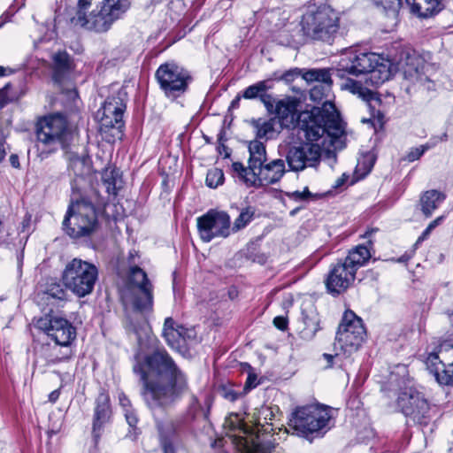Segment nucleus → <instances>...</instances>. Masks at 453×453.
<instances>
[{
    "label": "nucleus",
    "mask_w": 453,
    "mask_h": 453,
    "mask_svg": "<svg viewBox=\"0 0 453 453\" xmlns=\"http://www.w3.org/2000/svg\"><path fill=\"white\" fill-rule=\"evenodd\" d=\"M142 383V395L150 409L173 404L188 390L185 374L165 350H156L141 360L136 355L133 367Z\"/></svg>",
    "instance_id": "nucleus-1"
},
{
    "label": "nucleus",
    "mask_w": 453,
    "mask_h": 453,
    "mask_svg": "<svg viewBox=\"0 0 453 453\" xmlns=\"http://www.w3.org/2000/svg\"><path fill=\"white\" fill-rule=\"evenodd\" d=\"M128 281V288L122 295L123 303L140 313L141 318L135 319L136 322L134 318H130L127 327L135 334L139 346L143 348L147 342L150 343L153 341L150 326L144 314L153 310L154 288L147 273L137 265L130 266Z\"/></svg>",
    "instance_id": "nucleus-2"
},
{
    "label": "nucleus",
    "mask_w": 453,
    "mask_h": 453,
    "mask_svg": "<svg viewBox=\"0 0 453 453\" xmlns=\"http://www.w3.org/2000/svg\"><path fill=\"white\" fill-rule=\"evenodd\" d=\"M131 7V0H79L74 25L96 33L109 31Z\"/></svg>",
    "instance_id": "nucleus-3"
},
{
    "label": "nucleus",
    "mask_w": 453,
    "mask_h": 453,
    "mask_svg": "<svg viewBox=\"0 0 453 453\" xmlns=\"http://www.w3.org/2000/svg\"><path fill=\"white\" fill-rule=\"evenodd\" d=\"M342 115H303L299 135L304 142L319 147V151L331 152L344 146L345 123Z\"/></svg>",
    "instance_id": "nucleus-4"
},
{
    "label": "nucleus",
    "mask_w": 453,
    "mask_h": 453,
    "mask_svg": "<svg viewBox=\"0 0 453 453\" xmlns=\"http://www.w3.org/2000/svg\"><path fill=\"white\" fill-rule=\"evenodd\" d=\"M395 369L390 374L388 393L398 390L396 404L404 416L415 423L427 425L430 420L427 400L422 393L409 385L407 367L404 365H398ZM388 397H390V394H388Z\"/></svg>",
    "instance_id": "nucleus-5"
},
{
    "label": "nucleus",
    "mask_w": 453,
    "mask_h": 453,
    "mask_svg": "<svg viewBox=\"0 0 453 453\" xmlns=\"http://www.w3.org/2000/svg\"><path fill=\"white\" fill-rule=\"evenodd\" d=\"M51 78L61 89L59 101L53 103V113H75L81 111V101L74 85L75 64L73 58L65 51H58L51 57Z\"/></svg>",
    "instance_id": "nucleus-6"
},
{
    "label": "nucleus",
    "mask_w": 453,
    "mask_h": 453,
    "mask_svg": "<svg viewBox=\"0 0 453 453\" xmlns=\"http://www.w3.org/2000/svg\"><path fill=\"white\" fill-rule=\"evenodd\" d=\"M39 142L47 146L59 145L67 150L77 139V125L68 119V115H42L38 118L35 127Z\"/></svg>",
    "instance_id": "nucleus-7"
},
{
    "label": "nucleus",
    "mask_w": 453,
    "mask_h": 453,
    "mask_svg": "<svg viewBox=\"0 0 453 453\" xmlns=\"http://www.w3.org/2000/svg\"><path fill=\"white\" fill-rule=\"evenodd\" d=\"M340 14L329 5L309 9L301 20L303 35L331 43L340 29Z\"/></svg>",
    "instance_id": "nucleus-8"
},
{
    "label": "nucleus",
    "mask_w": 453,
    "mask_h": 453,
    "mask_svg": "<svg viewBox=\"0 0 453 453\" xmlns=\"http://www.w3.org/2000/svg\"><path fill=\"white\" fill-rule=\"evenodd\" d=\"M97 278L96 266L80 258H73L68 262L61 276L65 288L78 297H84L92 293Z\"/></svg>",
    "instance_id": "nucleus-9"
},
{
    "label": "nucleus",
    "mask_w": 453,
    "mask_h": 453,
    "mask_svg": "<svg viewBox=\"0 0 453 453\" xmlns=\"http://www.w3.org/2000/svg\"><path fill=\"white\" fill-rule=\"evenodd\" d=\"M63 226L72 238L90 235L98 226L95 206L85 199L73 203L67 210Z\"/></svg>",
    "instance_id": "nucleus-10"
},
{
    "label": "nucleus",
    "mask_w": 453,
    "mask_h": 453,
    "mask_svg": "<svg viewBox=\"0 0 453 453\" xmlns=\"http://www.w3.org/2000/svg\"><path fill=\"white\" fill-rule=\"evenodd\" d=\"M330 419V410L327 408L308 405L297 408L293 412L288 425L297 435L307 437L326 428Z\"/></svg>",
    "instance_id": "nucleus-11"
},
{
    "label": "nucleus",
    "mask_w": 453,
    "mask_h": 453,
    "mask_svg": "<svg viewBox=\"0 0 453 453\" xmlns=\"http://www.w3.org/2000/svg\"><path fill=\"white\" fill-rule=\"evenodd\" d=\"M397 65L403 79L411 85L428 91L434 89V82L427 74L429 65L415 50H402Z\"/></svg>",
    "instance_id": "nucleus-12"
},
{
    "label": "nucleus",
    "mask_w": 453,
    "mask_h": 453,
    "mask_svg": "<svg viewBox=\"0 0 453 453\" xmlns=\"http://www.w3.org/2000/svg\"><path fill=\"white\" fill-rule=\"evenodd\" d=\"M365 335L362 319L352 311H346L339 326L334 349L345 355H350L361 346Z\"/></svg>",
    "instance_id": "nucleus-13"
},
{
    "label": "nucleus",
    "mask_w": 453,
    "mask_h": 453,
    "mask_svg": "<svg viewBox=\"0 0 453 453\" xmlns=\"http://www.w3.org/2000/svg\"><path fill=\"white\" fill-rule=\"evenodd\" d=\"M426 365L441 385H453V342L444 341L427 353Z\"/></svg>",
    "instance_id": "nucleus-14"
},
{
    "label": "nucleus",
    "mask_w": 453,
    "mask_h": 453,
    "mask_svg": "<svg viewBox=\"0 0 453 453\" xmlns=\"http://www.w3.org/2000/svg\"><path fill=\"white\" fill-rule=\"evenodd\" d=\"M201 240L210 242L216 238H226L232 234L230 216L223 211L209 210L196 219Z\"/></svg>",
    "instance_id": "nucleus-15"
},
{
    "label": "nucleus",
    "mask_w": 453,
    "mask_h": 453,
    "mask_svg": "<svg viewBox=\"0 0 453 453\" xmlns=\"http://www.w3.org/2000/svg\"><path fill=\"white\" fill-rule=\"evenodd\" d=\"M302 77L309 83H319L310 91L311 100L320 101L324 97L326 98L322 103L321 107L318 108L317 113H340L334 103L328 98L332 85L331 73L328 69H309L302 74Z\"/></svg>",
    "instance_id": "nucleus-16"
},
{
    "label": "nucleus",
    "mask_w": 453,
    "mask_h": 453,
    "mask_svg": "<svg viewBox=\"0 0 453 453\" xmlns=\"http://www.w3.org/2000/svg\"><path fill=\"white\" fill-rule=\"evenodd\" d=\"M156 78L167 96H178L188 88L190 76L185 69L174 63L161 65L156 72Z\"/></svg>",
    "instance_id": "nucleus-17"
},
{
    "label": "nucleus",
    "mask_w": 453,
    "mask_h": 453,
    "mask_svg": "<svg viewBox=\"0 0 453 453\" xmlns=\"http://www.w3.org/2000/svg\"><path fill=\"white\" fill-rule=\"evenodd\" d=\"M379 60L380 56L375 53L349 51L345 53L339 61L335 75L342 79V81L347 79V75H369L373 65Z\"/></svg>",
    "instance_id": "nucleus-18"
},
{
    "label": "nucleus",
    "mask_w": 453,
    "mask_h": 453,
    "mask_svg": "<svg viewBox=\"0 0 453 453\" xmlns=\"http://www.w3.org/2000/svg\"><path fill=\"white\" fill-rule=\"evenodd\" d=\"M35 326L61 346L72 345L76 338V328L62 317L46 315L37 319Z\"/></svg>",
    "instance_id": "nucleus-19"
},
{
    "label": "nucleus",
    "mask_w": 453,
    "mask_h": 453,
    "mask_svg": "<svg viewBox=\"0 0 453 453\" xmlns=\"http://www.w3.org/2000/svg\"><path fill=\"white\" fill-rule=\"evenodd\" d=\"M288 171L284 159L273 158L266 161L252 174L248 173L242 183L247 188H255L274 185L281 180Z\"/></svg>",
    "instance_id": "nucleus-20"
},
{
    "label": "nucleus",
    "mask_w": 453,
    "mask_h": 453,
    "mask_svg": "<svg viewBox=\"0 0 453 453\" xmlns=\"http://www.w3.org/2000/svg\"><path fill=\"white\" fill-rule=\"evenodd\" d=\"M342 90H348L354 95H357L367 105L371 113H384L388 111V106L395 102L391 95L380 96L362 86V84L353 79H346L341 83Z\"/></svg>",
    "instance_id": "nucleus-21"
},
{
    "label": "nucleus",
    "mask_w": 453,
    "mask_h": 453,
    "mask_svg": "<svg viewBox=\"0 0 453 453\" xmlns=\"http://www.w3.org/2000/svg\"><path fill=\"white\" fill-rule=\"evenodd\" d=\"M248 149V166H245L241 162L232 164L233 176L240 182L245 180V178L248 177V173L252 174L261 167L262 165L268 161L265 145L261 141L257 139L250 141Z\"/></svg>",
    "instance_id": "nucleus-22"
},
{
    "label": "nucleus",
    "mask_w": 453,
    "mask_h": 453,
    "mask_svg": "<svg viewBox=\"0 0 453 453\" xmlns=\"http://www.w3.org/2000/svg\"><path fill=\"white\" fill-rule=\"evenodd\" d=\"M321 151L319 147L303 142L298 146L290 147L286 159L290 171L300 172L307 167L316 166L319 162Z\"/></svg>",
    "instance_id": "nucleus-23"
},
{
    "label": "nucleus",
    "mask_w": 453,
    "mask_h": 453,
    "mask_svg": "<svg viewBox=\"0 0 453 453\" xmlns=\"http://www.w3.org/2000/svg\"><path fill=\"white\" fill-rule=\"evenodd\" d=\"M355 279L354 269L341 259L331 265L325 282L328 292L339 295L348 289Z\"/></svg>",
    "instance_id": "nucleus-24"
},
{
    "label": "nucleus",
    "mask_w": 453,
    "mask_h": 453,
    "mask_svg": "<svg viewBox=\"0 0 453 453\" xmlns=\"http://www.w3.org/2000/svg\"><path fill=\"white\" fill-rule=\"evenodd\" d=\"M162 335L169 347L184 354L187 351L188 340L195 336V332L193 329H188L180 326H175L174 320L172 318H166Z\"/></svg>",
    "instance_id": "nucleus-25"
},
{
    "label": "nucleus",
    "mask_w": 453,
    "mask_h": 453,
    "mask_svg": "<svg viewBox=\"0 0 453 453\" xmlns=\"http://www.w3.org/2000/svg\"><path fill=\"white\" fill-rule=\"evenodd\" d=\"M377 232V229H371L366 231L362 237L366 239V244H358L352 248L347 257L342 259L349 266L354 269L357 273L360 267L365 266L372 257V250L373 248L372 235Z\"/></svg>",
    "instance_id": "nucleus-26"
},
{
    "label": "nucleus",
    "mask_w": 453,
    "mask_h": 453,
    "mask_svg": "<svg viewBox=\"0 0 453 453\" xmlns=\"http://www.w3.org/2000/svg\"><path fill=\"white\" fill-rule=\"evenodd\" d=\"M111 416V410L109 395L104 392H101L96 399L93 418L92 434L96 442L99 440L104 425L110 421Z\"/></svg>",
    "instance_id": "nucleus-27"
},
{
    "label": "nucleus",
    "mask_w": 453,
    "mask_h": 453,
    "mask_svg": "<svg viewBox=\"0 0 453 453\" xmlns=\"http://www.w3.org/2000/svg\"><path fill=\"white\" fill-rule=\"evenodd\" d=\"M123 115H102L98 121V129L104 140L114 142L124 135L125 123Z\"/></svg>",
    "instance_id": "nucleus-28"
},
{
    "label": "nucleus",
    "mask_w": 453,
    "mask_h": 453,
    "mask_svg": "<svg viewBox=\"0 0 453 453\" xmlns=\"http://www.w3.org/2000/svg\"><path fill=\"white\" fill-rule=\"evenodd\" d=\"M256 137L265 141L275 138L279 134V123L276 122L274 115L259 117L251 120Z\"/></svg>",
    "instance_id": "nucleus-29"
},
{
    "label": "nucleus",
    "mask_w": 453,
    "mask_h": 453,
    "mask_svg": "<svg viewBox=\"0 0 453 453\" xmlns=\"http://www.w3.org/2000/svg\"><path fill=\"white\" fill-rule=\"evenodd\" d=\"M55 280H50L42 295V300L47 305L58 306L60 303H64L67 299V292L65 287Z\"/></svg>",
    "instance_id": "nucleus-30"
},
{
    "label": "nucleus",
    "mask_w": 453,
    "mask_h": 453,
    "mask_svg": "<svg viewBox=\"0 0 453 453\" xmlns=\"http://www.w3.org/2000/svg\"><path fill=\"white\" fill-rule=\"evenodd\" d=\"M446 196L436 189L426 191L420 198L421 211L428 218L443 203Z\"/></svg>",
    "instance_id": "nucleus-31"
},
{
    "label": "nucleus",
    "mask_w": 453,
    "mask_h": 453,
    "mask_svg": "<svg viewBox=\"0 0 453 453\" xmlns=\"http://www.w3.org/2000/svg\"><path fill=\"white\" fill-rule=\"evenodd\" d=\"M102 183L109 195L116 196L122 188V177L119 169L106 167L102 173Z\"/></svg>",
    "instance_id": "nucleus-32"
},
{
    "label": "nucleus",
    "mask_w": 453,
    "mask_h": 453,
    "mask_svg": "<svg viewBox=\"0 0 453 453\" xmlns=\"http://www.w3.org/2000/svg\"><path fill=\"white\" fill-rule=\"evenodd\" d=\"M390 66V62L380 56V60L377 64L373 65L367 80H369L373 86H379L384 83L391 77Z\"/></svg>",
    "instance_id": "nucleus-33"
},
{
    "label": "nucleus",
    "mask_w": 453,
    "mask_h": 453,
    "mask_svg": "<svg viewBox=\"0 0 453 453\" xmlns=\"http://www.w3.org/2000/svg\"><path fill=\"white\" fill-rule=\"evenodd\" d=\"M127 93L119 90L117 94L107 97L98 110V113H124L127 109Z\"/></svg>",
    "instance_id": "nucleus-34"
},
{
    "label": "nucleus",
    "mask_w": 453,
    "mask_h": 453,
    "mask_svg": "<svg viewBox=\"0 0 453 453\" xmlns=\"http://www.w3.org/2000/svg\"><path fill=\"white\" fill-rule=\"evenodd\" d=\"M411 12L419 17H429L440 10V0H405Z\"/></svg>",
    "instance_id": "nucleus-35"
},
{
    "label": "nucleus",
    "mask_w": 453,
    "mask_h": 453,
    "mask_svg": "<svg viewBox=\"0 0 453 453\" xmlns=\"http://www.w3.org/2000/svg\"><path fill=\"white\" fill-rule=\"evenodd\" d=\"M35 365L47 367L60 363V358L56 356V348L53 345H42L35 354Z\"/></svg>",
    "instance_id": "nucleus-36"
},
{
    "label": "nucleus",
    "mask_w": 453,
    "mask_h": 453,
    "mask_svg": "<svg viewBox=\"0 0 453 453\" xmlns=\"http://www.w3.org/2000/svg\"><path fill=\"white\" fill-rule=\"evenodd\" d=\"M302 101L299 97L287 96L276 103L275 113H314L313 111H298Z\"/></svg>",
    "instance_id": "nucleus-37"
},
{
    "label": "nucleus",
    "mask_w": 453,
    "mask_h": 453,
    "mask_svg": "<svg viewBox=\"0 0 453 453\" xmlns=\"http://www.w3.org/2000/svg\"><path fill=\"white\" fill-rule=\"evenodd\" d=\"M272 88L273 84L269 80L260 81L246 88L242 92V96L245 99H260L264 92Z\"/></svg>",
    "instance_id": "nucleus-38"
},
{
    "label": "nucleus",
    "mask_w": 453,
    "mask_h": 453,
    "mask_svg": "<svg viewBox=\"0 0 453 453\" xmlns=\"http://www.w3.org/2000/svg\"><path fill=\"white\" fill-rule=\"evenodd\" d=\"M237 446L241 453H270L271 448L265 443L250 442L248 439L240 437L237 439Z\"/></svg>",
    "instance_id": "nucleus-39"
},
{
    "label": "nucleus",
    "mask_w": 453,
    "mask_h": 453,
    "mask_svg": "<svg viewBox=\"0 0 453 453\" xmlns=\"http://www.w3.org/2000/svg\"><path fill=\"white\" fill-rule=\"evenodd\" d=\"M276 119V122L279 123V133L286 128V129H298L300 131V123L301 119H303V115H274Z\"/></svg>",
    "instance_id": "nucleus-40"
},
{
    "label": "nucleus",
    "mask_w": 453,
    "mask_h": 453,
    "mask_svg": "<svg viewBox=\"0 0 453 453\" xmlns=\"http://www.w3.org/2000/svg\"><path fill=\"white\" fill-rule=\"evenodd\" d=\"M447 139V134H443L441 137L431 140L426 144L421 145L417 148H412L406 155V159L409 162H414L418 160L427 150L434 147L438 142H441Z\"/></svg>",
    "instance_id": "nucleus-41"
},
{
    "label": "nucleus",
    "mask_w": 453,
    "mask_h": 453,
    "mask_svg": "<svg viewBox=\"0 0 453 453\" xmlns=\"http://www.w3.org/2000/svg\"><path fill=\"white\" fill-rule=\"evenodd\" d=\"M304 328L302 330V337L306 340L312 339L319 330V322L316 315L303 316Z\"/></svg>",
    "instance_id": "nucleus-42"
},
{
    "label": "nucleus",
    "mask_w": 453,
    "mask_h": 453,
    "mask_svg": "<svg viewBox=\"0 0 453 453\" xmlns=\"http://www.w3.org/2000/svg\"><path fill=\"white\" fill-rule=\"evenodd\" d=\"M254 214L255 210L253 208L247 207L243 209L237 219H235L234 226H231L232 233H235L244 228L252 220Z\"/></svg>",
    "instance_id": "nucleus-43"
},
{
    "label": "nucleus",
    "mask_w": 453,
    "mask_h": 453,
    "mask_svg": "<svg viewBox=\"0 0 453 453\" xmlns=\"http://www.w3.org/2000/svg\"><path fill=\"white\" fill-rule=\"evenodd\" d=\"M88 158L87 157H80L73 155L70 157L69 167L75 175H83L88 170Z\"/></svg>",
    "instance_id": "nucleus-44"
},
{
    "label": "nucleus",
    "mask_w": 453,
    "mask_h": 453,
    "mask_svg": "<svg viewBox=\"0 0 453 453\" xmlns=\"http://www.w3.org/2000/svg\"><path fill=\"white\" fill-rule=\"evenodd\" d=\"M224 173L219 168L210 169L206 175V185L209 188H216L224 182Z\"/></svg>",
    "instance_id": "nucleus-45"
},
{
    "label": "nucleus",
    "mask_w": 453,
    "mask_h": 453,
    "mask_svg": "<svg viewBox=\"0 0 453 453\" xmlns=\"http://www.w3.org/2000/svg\"><path fill=\"white\" fill-rule=\"evenodd\" d=\"M285 196L290 200L297 203L309 202L315 197V195L309 190L308 187H305L302 191L296 190L292 192H286Z\"/></svg>",
    "instance_id": "nucleus-46"
},
{
    "label": "nucleus",
    "mask_w": 453,
    "mask_h": 453,
    "mask_svg": "<svg viewBox=\"0 0 453 453\" xmlns=\"http://www.w3.org/2000/svg\"><path fill=\"white\" fill-rule=\"evenodd\" d=\"M53 347L56 348V356L60 358V362L69 360L73 355L72 345L61 346L55 343Z\"/></svg>",
    "instance_id": "nucleus-47"
},
{
    "label": "nucleus",
    "mask_w": 453,
    "mask_h": 453,
    "mask_svg": "<svg viewBox=\"0 0 453 453\" xmlns=\"http://www.w3.org/2000/svg\"><path fill=\"white\" fill-rule=\"evenodd\" d=\"M385 115H371L369 119H363V123H368L372 128L377 133L380 130L383 129V126L385 123L384 120Z\"/></svg>",
    "instance_id": "nucleus-48"
},
{
    "label": "nucleus",
    "mask_w": 453,
    "mask_h": 453,
    "mask_svg": "<svg viewBox=\"0 0 453 453\" xmlns=\"http://www.w3.org/2000/svg\"><path fill=\"white\" fill-rule=\"evenodd\" d=\"M444 219V217L443 216H440L438 218H436L435 219H434L433 221H431L429 223V225L426 226V228L422 232L421 235L418 238L417 240V244L425 241L426 239L428 238V236L430 235V234L432 233V231L437 227Z\"/></svg>",
    "instance_id": "nucleus-49"
},
{
    "label": "nucleus",
    "mask_w": 453,
    "mask_h": 453,
    "mask_svg": "<svg viewBox=\"0 0 453 453\" xmlns=\"http://www.w3.org/2000/svg\"><path fill=\"white\" fill-rule=\"evenodd\" d=\"M260 101L265 105L268 113H275L276 103L278 100H276L273 95L264 92L260 97Z\"/></svg>",
    "instance_id": "nucleus-50"
},
{
    "label": "nucleus",
    "mask_w": 453,
    "mask_h": 453,
    "mask_svg": "<svg viewBox=\"0 0 453 453\" xmlns=\"http://www.w3.org/2000/svg\"><path fill=\"white\" fill-rule=\"evenodd\" d=\"M303 74L302 70L299 68H293L286 71L280 78L279 81H283L286 83L289 84L295 81L299 75Z\"/></svg>",
    "instance_id": "nucleus-51"
},
{
    "label": "nucleus",
    "mask_w": 453,
    "mask_h": 453,
    "mask_svg": "<svg viewBox=\"0 0 453 453\" xmlns=\"http://www.w3.org/2000/svg\"><path fill=\"white\" fill-rule=\"evenodd\" d=\"M8 135V128L0 127V164L6 156L5 138Z\"/></svg>",
    "instance_id": "nucleus-52"
},
{
    "label": "nucleus",
    "mask_w": 453,
    "mask_h": 453,
    "mask_svg": "<svg viewBox=\"0 0 453 453\" xmlns=\"http://www.w3.org/2000/svg\"><path fill=\"white\" fill-rule=\"evenodd\" d=\"M377 4H380L386 10L397 11L401 6V0H375Z\"/></svg>",
    "instance_id": "nucleus-53"
},
{
    "label": "nucleus",
    "mask_w": 453,
    "mask_h": 453,
    "mask_svg": "<svg viewBox=\"0 0 453 453\" xmlns=\"http://www.w3.org/2000/svg\"><path fill=\"white\" fill-rule=\"evenodd\" d=\"M220 394L223 398H225L226 400H228L230 402H234L239 397V393H237L232 388H228L226 386H224L220 388Z\"/></svg>",
    "instance_id": "nucleus-54"
},
{
    "label": "nucleus",
    "mask_w": 453,
    "mask_h": 453,
    "mask_svg": "<svg viewBox=\"0 0 453 453\" xmlns=\"http://www.w3.org/2000/svg\"><path fill=\"white\" fill-rule=\"evenodd\" d=\"M126 420L130 427L135 428L138 424V417L134 409H128L124 411Z\"/></svg>",
    "instance_id": "nucleus-55"
},
{
    "label": "nucleus",
    "mask_w": 453,
    "mask_h": 453,
    "mask_svg": "<svg viewBox=\"0 0 453 453\" xmlns=\"http://www.w3.org/2000/svg\"><path fill=\"white\" fill-rule=\"evenodd\" d=\"M9 88L10 84L8 83L0 89V108L4 107L6 104L12 100V97L8 96Z\"/></svg>",
    "instance_id": "nucleus-56"
},
{
    "label": "nucleus",
    "mask_w": 453,
    "mask_h": 453,
    "mask_svg": "<svg viewBox=\"0 0 453 453\" xmlns=\"http://www.w3.org/2000/svg\"><path fill=\"white\" fill-rule=\"evenodd\" d=\"M188 410L190 414L193 415L194 417L198 415L202 411V407L196 396L191 397Z\"/></svg>",
    "instance_id": "nucleus-57"
},
{
    "label": "nucleus",
    "mask_w": 453,
    "mask_h": 453,
    "mask_svg": "<svg viewBox=\"0 0 453 453\" xmlns=\"http://www.w3.org/2000/svg\"><path fill=\"white\" fill-rule=\"evenodd\" d=\"M273 325L280 330L284 331L288 327V319L283 316H278L273 319Z\"/></svg>",
    "instance_id": "nucleus-58"
},
{
    "label": "nucleus",
    "mask_w": 453,
    "mask_h": 453,
    "mask_svg": "<svg viewBox=\"0 0 453 453\" xmlns=\"http://www.w3.org/2000/svg\"><path fill=\"white\" fill-rule=\"evenodd\" d=\"M119 402L120 406L123 409V411H126L128 409H133L130 400L127 397V395L123 393L119 395Z\"/></svg>",
    "instance_id": "nucleus-59"
},
{
    "label": "nucleus",
    "mask_w": 453,
    "mask_h": 453,
    "mask_svg": "<svg viewBox=\"0 0 453 453\" xmlns=\"http://www.w3.org/2000/svg\"><path fill=\"white\" fill-rule=\"evenodd\" d=\"M161 447L164 453H175V448L168 439L165 438L161 441Z\"/></svg>",
    "instance_id": "nucleus-60"
},
{
    "label": "nucleus",
    "mask_w": 453,
    "mask_h": 453,
    "mask_svg": "<svg viewBox=\"0 0 453 453\" xmlns=\"http://www.w3.org/2000/svg\"><path fill=\"white\" fill-rule=\"evenodd\" d=\"M9 160H10V164H11V165H12V167H14V168H19V159L18 155H16V154H12V155L10 156Z\"/></svg>",
    "instance_id": "nucleus-61"
},
{
    "label": "nucleus",
    "mask_w": 453,
    "mask_h": 453,
    "mask_svg": "<svg viewBox=\"0 0 453 453\" xmlns=\"http://www.w3.org/2000/svg\"><path fill=\"white\" fill-rule=\"evenodd\" d=\"M59 395H60V390L59 389L53 390L49 395V401L50 403H56L58 401V399L59 398Z\"/></svg>",
    "instance_id": "nucleus-62"
},
{
    "label": "nucleus",
    "mask_w": 453,
    "mask_h": 453,
    "mask_svg": "<svg viewBox=\"0 0 453 453\" xmlns=\"http://www.w3.org/2000/svg\"><path fill=\"white\" fill-rule=\"evenodd\" d=\"M241 97L242 96L239 95L232 101L229 110H234L238 106Z\"/></svg>",
    "instance_id": "nucleus-63"
},
{
    "label": "nucleus",
    "mask_w": 453,
    "mask_h": 453,
    "mask_svg": "<svg viewBox=\"0 0 453 453\" xmlns=\"http://www.w3.org/2000/svg\"><path fill=\"white\" fill-rule=\"evenodd\" d=\"M348 177L345 176V174H343L341 178H339L336 182H335V185L334 187L335 188H339L341 187L342 185H343L345 183V181L347 180Z\"/></svg>",
    "instance_id": "nucleus-64"
}]
</instances>
